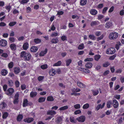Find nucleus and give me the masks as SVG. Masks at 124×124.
<instances>
[{
  "mask_svg": "<svg viewBox=\"0 0 124 124\" xmlns=\"http://www.w3.org/2000/svg\"><path fill=\"white\" fill-rule=\"evenodd\" d=\"M7 44V42L5 40L1 39L0 41V45L2 46H5Z\"/></svg>",
  "mask_w": 124,
  "mask_h": 124,
  "instance_id": "obj_8",
  "label": "nucleus"
},
{
  "mask_svg": "<svg viewBox=\"0 0 124 124\" xmlns=\"http://www.w3.org/2000/svg\"><path fill=\"white\" fill-rule=\"evenodd\" d=\"M87 2V0H81L80 2V4L82 6L85 5Z\"/></svg>",
  "mask_w": 124,
  "mask_h": 124,
  "instance_id": "obj_25",
  "label": "nucleus"
},
{
  "mask_svg": "<svg viewBox=\"0 0 124 124\" xmlns=\"http://www.w3.org/2000/svg\"><path fill=\"white\" fill-rule=\"evenodd\" d=\"M7 105L6 103L2 102L1 104H0V107L2 109L4 108Z\"/></svg>",
  "mask_w": 124,
  "mask_h": 124,
  "instance_id": "obj_24",
  "label": "nucleus"
},
{
  "mask_svg": "<svg viewBox=\"0 0 124 124\" xmlns=\"http://www.w3.org/2000/svg\"><path fill=\"white\" fill-rule=\"evenodd\" d=\"M90 13L93 15H96L97 13V12L96 10L94 9L91 10L90 11Z\"/></svg>",
  "mask_w": 124,
  "mask_h": 124,
  "instance_id": "obj_22",
  "label": "nucleus"
},
{
  "mask_svg": "<svg viewBox=\"0 0 124 124\" xmlns=\"http://www.w3.org/2000/svg\"><path fill=\"white\" fill-rule=\"evenodd\" d=\"M84 48V45L83 43H82L78 47V49L79 50L83 49Z\"/></svg>",
  "mask_w": 124,
  "mask_h": 124,
  "instance_id": "obj_41",
  "label": "nucleus"
},
{
  "mask_svg": "<svg viewBox=\"0 0 124 124\" xmlns=\"http://www.w3.org/2000/svg\"><path fill=\"white\" fill-rule=\"evenodd\" d=\"M61 39L63 41L67 40V37L65 35L62 36L61 37Z\"/></svg>",
  "mask_w": 124,
  "mask_h": 124,
  "instance_id": "obj_56",
  "label": "nucleus"
},
{
  "mask_svg": "<svg viewBox=\"0 0 124 124\" xmlns=\"http://www.w3.org/2000/svg\"><path fill=\"white\" fill-rule=\"evenodd\" d=\"M88 37L91 39L93 40H95L96 39V37L93 34H90L89 35Z\"/></svg>",
  "mask_w": 124,
  "mask_h": 124,
  "instance_id": "obj_34",
  "label": "nucleus"
},
{
  "mask_svg": "<svg viewBox=\"0 0 124 124\" xmlns=\"http://www.w3.org/2000/svg\"><path fill=\"white\" fill-rule=\"evenodd\" d=\"M37 93L36 92H31L30 93V95L31 97L33 98L35 97L37 95Z\"/></svg>",
  "mask_w": 124,
  "mask_h": 124,
  "instance_id": "obj_21",
  "label": "nucleus"
},
{
  "mask_svg": "<svg viewBox=\"0 0 124 124\" xmlns=\"http://www.w3.org/2000/svg\"><path fill=\"white\" fill-rule=\"evenodd\" d=\"M70 121L71 122L73 123H75V120L73 117V116H71L70 117Z\"/></svg>",
  "mask_w": 124,
  "mask_h": 124,
  "instance_id": "obj_50",
  "label": "nucleus"
},
{
  "mask_svg": "<svg viewBox=\"0 0 124 124\" xmlns=\"http://www.w3.org/2000/svg\"><path fill=\"white\" fill-rule=\"evenodd\" d=\"M8 85L10 87H12L13 85V81L11 80H9L8 81Z\"/></svg>",
  "mask_w": 124,
  "mask_h": 124,
  "instance_id": "obj_31",
  "label": "nucleus"
},
{
  "mask_svg": "<svg viewBox=\"0 0 124 124\" xmlns=\"http://www.w3.org/2000/svg\"><path fill=\"white\" fill-rule=\"evenodd\" d=\"M10 47L13 50H16V45L14 44H11L10 45Z\"/></svg>",
  "mask_w": 124,
  "mask_h": 124,
  "instance_id": "obj_28",
  "label": "nucleus"
},
{
  "mask_svg": "<svg viewBox=\"0 0 124 124\" xmlns=\"http://www.w3.org/2000/svg\"><path fill=\"white\" fill-rule=\"evenodd\" d=\"M19 94L18 93H17L14 96V99L13 102L15 104H17L19 102L18 98Z\"/></svg>",
  "mask_w": 124,
  "mask_h": 124,
  "instance_id": "obj_4",
  "label": "nucleus"
},
{
  "mask_svg": "<svg viewBox=\"0 0 124 124\" xmlns=\"http://www.w3.org/2000/svg\"><path fill=\"white\" fill-rule=\"evenodd\" d=\"M38 49L37 47L35 46H33L31 47L30 50L31 52H35L37 51Z\"/></svg>",
  "mask_w": 124,
  "mask_h": 124,
  "instance_id": "obj_17",
  "label": "nucleus"
},
{
  "mask_svg": "<svg viewBox=\"0 0 124 124\" xmlns=\"http://www.w3.org/2000/svg\"><path fill=\"white\" fill-rule=\"evenodd\" d=\"M47 100L48 101H52L54 100V98L52 96H49L47 98Z\"/></svg>",
  "mask_w": 124,
  "mask_h": 124,
  "instance_id": "obj_36",
  "label": "nucleus"
},
{
  "mask_svg": "<svg viewBox=\"0 0 124 124\" xmlns=\"http://www.w3.org/2000/svg\"><path fill=\"white\" fill-rule=\"evenodd\" d=\"M47 48L45 49L44 51H41L39 54L40 56H44L47 53Z\"/></svg>",
  "mask_w": 124,
  "mask_h": 124,
  "instance_id": "obj_18",
  "label": "nucleus"
},
{
  "mask_svg": "<svg viewBox=\"0 0 124 124\" xmlns=\"http://www.w3.org/2000/svg\"><path fill=\"white\" fill-rule=\"evenodd\" d=\"M89 107V104L88 103H86L83 105V108L84 109H86Z\"/></svg>",
  "mask_w": 124,
  "mask_h": 124,
  "instance_id": "obj_43",
  "label": "nucleus"
},
{
  "mask_svg": "<svg viewBox=\"0 0 124 124\" xmlns=\"http://www.w3.org/2000/svg\"><path fill=\"white\" fill-rule=\"evenodd\" d=\"M44 77L43 76H40L38 78V79L39 81H40L42 80L44 78Z\"/></svg>",
  "mask_w": 124,
  "mask_h": 124,
  "instance_id": "obj_58",
  "label": "nucleus"
},
{
  "mask_svg": "<svg viewBox=\"0 0 124 124\" xmlns=\"http://www.w3.org/2000/svg\"><path fill=\"white\" fill-rule=\"evenodd\" d=\"M85 117L83 116H81L78 117L77 120L80 122H84L85 120Z\"/></svg>",
  "mask_w": 124,
  "mask_h": 124,
  "instance_id": "obj_7",
  "label": "nucleus"
},
{
  "mask_svg": "<svg viewBox=\"0 0 124 124\" xmlns=\"http://www.w3.org/2000/svg\"><path fill=\"white\" fill-rule=\"evenodd\" d=\"M20 56L21 57H23L25 61H28L31 59V55L29 53H26L25 51H22L21 53Z\"/></svg>",
  "mask_w": 124,
  "mask_h": 124,
  "instance_id": "obj_1",
  "label": "nucleus"
},
{
  "mask_svg": "<svg viewBox=\"0 0 124 124\" xmlns=\"http://www.w3.org/2000/svg\"><path fill=\"white\" fill-rule=\"evenodd\" d=\"M113 107L115 108H117L118 106V103L117 101L116 100H114L112 101Z\"/></svg>",
  "mask_w": 124,
  "mask_h": 124,
  "instance_id": "obj_11",
  "label": "nucleus"
},
{
  "mask_svg": "<svg viewBox=\"0 0 124 124\" xmlns=\"http://www.w3.org/2000/svg\"><path fill=\"white\" fill-rule=\"evenodd\" d=\"M34 41L36 43L38 44L40 43L41 42V40L39 39H35Z\"/></svg>",
  "mask_w": 124,
  "mask_h": 124,
  "instance_id": "obj_46",
  "label": "nucleus"
},
{
  "mask_svg": "<svg viewBox=\"0 0 124 124\" xmlns=\"http://www.w3.org/2000/svg\"><path fill=\"white\" fill-rule=\"evenodd\" d=\"M74 107L75 109H78L80 108V106L79 104H77L74 105Z\"/></svg>",
  "mask_w": 124,
  "mask_h": 124,
  "instance_id": "obj_49",
  "label": "nucleus"
},
{
  "mask_svg": "<svg viewBox=\"0 0 124 124\" xmlns=\"http://www.w3.org/2000/svg\"><path fill=\"white\" fill-rule=\"evenodd\" d=\"M104 37V35L103 34H102L100 36L98 37L97 38V41H98L102 39Z\"/></svg>",
  "mask_w": 124,
  "mask_h": 124,
  "instance_id": "obj_47",
  "label": "nucleus"
},
{
  "mask_svg": "<svg viewBox=\"0 0 124 124\" xmlns=\"http://www.w3.org/2000/svg\"><path fill=\"white\" fill-rule=\"evenodd\" d=\"M116 50L114 48H111L107 49L106 51V53L108 54H114Z\"/></svg>",
  "mask_w": 124,
  "mask_h": 124,
  "instance_id": "obj_3",
  "label": "nucleus"
},
{
  "mask_svg": "<svg viewBox=\"0 0 124 124\" xmlns=\"http://www.w3.org/2000/svg\"><path fill=\"white\" fill-rule=\"evenodd\" d=\"M46 99V98L45 97H40L38 99V102L41 103L44 102L45 101Z\"/></svg>",
  "mask_w": 124,
  "mask_h": 124,
  "instance_id": "obj_32",
  "label": "nucleus"
},
{
  "mask_svg": "<svg viewBox=\"0 0 124 124\" xmlns=\"http://www.w3.org/2000/svg\"><path fill=\"white\" fill-rule=\"evenodd\" d=\"M8 72L7 70L4 69L2 70L1 73L2 75L5 76L7 74Z\"/></svg>",
  "mask_w": 124,
  "mask_h": 124,
  "instance_id": "obj_29",
  "label": "nucleus"
},
{
  "mask_svg": "<svg viewBox=\"0 0 124 124\" xmlns=\"http://www.w3.org/2000/svg\"><path fill=\"white\" fill-rule=\"evenodd\" d=\"M64 13L62 11H59L57 12V15H62Z\"/></svg>",
  "mask_w": 124,
  "mask_h": 124,
  "instance_id": "obj_62",
  "label": "nucleus"
},
{
  "mask_svg": "<svg viewBox=\"0 0 124 124\" xmlns=\"http://www.w3.org/2000/svg\"><path fill=\"white\" fill-rule=\"evenodd\" d=\"M23 118V116L22 115L19 114L17 116V120L18 121H20Z\"/></svg>",
  "mask_w": 124,
  "mask_h": 124,
  "instance_id": "obj_27",
  "label": "nucleus"
},
{
  "mask_svg": "<svg viewBox=\"0 0 124 124\" xmlns=\"http://www.w3.org/2000/svg\"><path fill=\"white\" fill-rule=\"evenodd\" d=\"M112 103L111 101H108L107 102V107L108 108H110L111 107V105H112Z\"/></svg>",
  "mask_w": 124,
  "mask_h": 124,
  "instance_id": "obj_33",
  "label": "nucleus"
},
{
  "mask_svg": "<svg viewBox=\"0 0 124 124\" xmlns=\"http://www.w3.org/2000/svg\"><path fill=\"white\" fill-rule=\"evenodd\" d=\"M29 46L28 43L27 42H26L23 44V48L24 50H26L28 48Z\"/></svg>",
  "mask_w": 124,
  "mask_h": 124,
  "instance_id": "obj_14",
  "label": "nucleus"
},
{
  "mask_svg": "<svg viewBox=\"0 0 124 124\" xmlns=\"http://www.w3.org/2000/svg\"><path fill=\"white\" fill-rule=\"evenodd\" d=\"M32 104L31 102L28 103V101L27 99H25L23 100V107H25L28 106L29 105H32Z\"/></svg>",
  "mask_w": 124,
  "mask_h": 124,
  "instance_id": "obj_5",
  "label": "nucleus"
},
{
  "mask_svg": "<svg viewBox=\"0 0 124 124\" xmlns=\"http://www.w3.org/2000/svg\"><path fill=\"white\" fill-rule=\"evenodd\" d=\"M62 64V62L61 61H58L57 62L54 63L53 65L54 66H59Z\"/></svg>",
  "mask_w": 124,
  "mask_h": 124,
  "instance_id": "obj_40",
  "label": "nucleus"
},
{
  "mask_svg": "<svg viewBox=\"0 0 124 124\" xmlns=\"http://www.w3.org/2000/svg\"><path fill=\"white\" fill-rule=\"evenodd\" d=\"M103 5L102 3H101L99 4L98 5V6L97 7L98 8H99L100 9L101 8H102L103 7Z\"/></svg>",
  "mask_w": 124,
  "mask_h": 124,
  "instance_id": "obj_64",
  "label": "nucleus"
},
{
  "mask_svg": "<svg viewBox=\"0 0 124 124\" xmlns=\"http://www.w3.org/2000/svg\"><path fill=\"white\" fill-rule=\"evenodd\" d=\"M8 66L9 68H12L13 66V62H11L8 64Z\"/></svg>",
  "mask_w": 124,
  "mask_h": 124,
  "instance_id": "obj_51",
  "label": "nucleus"
},
{
  "mask_svg": "<svg viewBox=\"0 0 124 124\" xmlns=\"http://www.w3.org/2000/svg\"><path fill=\"white\" fill-rule=\"evenodd\" d=\"M58 35V34L57 32H54L51 35V36L52 37H55Z\"/></svg>",
  "mask_w": 124,
  "mask_h": 124,
  "instance_id": "obj_61",
  "label": "nucleus"
},
{
  "mask_svg": "<svg viewBox=\"0 0 124 124\" xmlns=\"http://www.w3.org/2000/svg\"><path fill=\"white\" fill-rule=\"evenodd\" d=\"M71 62L72 60L70 59H69L67 60L66 61V65L67 66H69L70 64L71 63Z\"/></svg>",
  "mask_w": 124,
  "mask_h": 124,
  "instance_id": "obj_38",
  "label": "nucleus"
},
{
  "mask_svg": "<svg viewBox=\"0 0 124 124\" xmlns=\"http://www.w3.org/2000/svg\"><path fill=\"white\" fill-rule=\"evenodd\" d=\"M118 34L116 32H112L109 35V38L111 40H114L116 39L118 37Z\"/></svg>",
  "mask_w": 124,
  "mask_h": 124,
  "instance_id": "obj_2",
  "label": "nucleus"
},
{
  "mask_svg": "<svg viewBox=\"0 0 124 124\" xmlns=\"http://www.w3.org/2000/svg\"><path fill=\"white\" fill-rule=\"evenodd\" d=\"M110 65V63L108 62H106L103 64V66L104 67H107Z\"/></svg>",
  "mask_w": 124,
  "mask_h": 124,
  "instance_id": "obj_42",
  "label": "nucleus"
},
{
  "mask_svg": "<svg viewBox=\"0 0 124 124\" xmlns=\"http://www.w3.org/2000/svg\"><path fill=\"white\" fill-rule=\"evenodd\" d=\"M56 112L52 110H49L47 112V115H54L56 114Z\"/></svg>",
  "mask_w": 124,
  "mask_h": 124,
  "instance_id": "obj_13",
  "label": "nucleus"
},
{
  "mask_svg": "<svg viewBox=\"0 0 124 124\" xmlns=\"http://www.w3.org/2000/svg\"><path fill=\"white\" fill-rule=\"evenodd\" d=\"M68 107L67 105L65 106L60 108L59 110H64L67 109L68 108Z\"/></svg>",
  "mask_w": 124,
  "mask_h": 124,
  "instance_id": "obj_35",
  "label": "nucleus"
},
{
  "mask_svg": "<svg viewBox=\"0 0 124 124\" xmlns=\"http://www.w3.org/2000/svg\"><path fill=\"white\" fill-rule=\"evenodd\" d=\"M59 42V40L57 38H54L51 39V42L53 44H56Z\"/></svg>",
  "mask_w": 124,
  "mask_h": 124,
  "instance_id": "obj_20",
  "label": "nucleus"
},
{
  "mask_svg": "<svg viewBox=\"0 0 124 124\" xmlns=\"http://www.w3.org/2000/svg\"><path fill=\"white\" fill-rule=\"evenodd\" d=\"M62 117H58L55 120V122L58 124H61L62 123Z\"/></svg>",
  "mask_w": 124,
  "mask_h": 124,
  "instance_id": "obj_9",
  "label": "nucleus"
},
{
  "mask_svg": "<svg viewBox=\"0 0 124 124\" xmlns=\"http://www.w3.org/2000/svg\"><path fill=\"white\" fill-rule=\"evenodd\" d=\"M99 23L98 21H92L91 23V25L92 26H93L94 25H97L99 24Z\"/></svg>",
  "mask_w": 124,
  "mask_h": 124,
  "instance_id": "obj_19",
  "label": "nucleus"
},
{
  "mask_svg": "<svg viewBox=\"0 0 124 124\" xmlns=\"http://www.w3.org/2000/svg\"><path fill=\"white\" fill-rule=\"evenodd\" d=\"M111 23L109 22H107L106 24V28H108L110 27L111 25Z\"/></svg>",
  "mask_w": 124,
  "mask_h": 124,
  "instance_id": "obj_53",
  "label": "nucleus"
},
{
  "mask_svg": "<svg viewBox=\"0 0 124 124\" xmlns=\"http://www.w3.org/2000/svg\"><path fill=\"white\" fill-rule=\"evenodd\" d=\"M14 92V89L12 88H9L6 92V94L9 95L10 96L12 95Z\"/></svg>",
  "mask_w": 124,
  "mask_h": 124,
  "instance_id": "obj_6",
  "label": "nucleus"
},
{
  "mask_svg": "<svg viewBox=\"0 0 124 124\" xmlns=\"http://www.w3.org/2000/svg\"><path fill=\"white\" fill-rule=\"evenodd\" d=\"M81 112L80 110H78L74 112V113L75 115H77L81 113Z\"/></svg>",
  "mask_w": 124,
  "mask_h": 124,
  "instance_id": "obj_57",
  "label": "nucleus"
},
{
  "mask_svg": "<svg viewBox=\"0 0 124 124\" xmlns=\"http://www.w3.org/2000/svg\"><path fill=\"white\" fill-rule=\"evenodd\" d=\"M101 31H97L94 32V34L95 35L97 36H99L101 34Z\"/></svg>",
  "mask_w": 124,
  "mask_h": 124,
  "instance_id": "obj_55",
  "label": "nucleus"
},
{
  "mask_svg": "<svg viewBox=\"0 0 124 124\" xmlns=\"http://www.w3.org/2000/svg\"><path fill=\"white\" fill-rule=\"evenodd\" d=\"M101 56L99 54H97L94 57V59L96 61H98L101 58Z\"/></svg>",
  "mask_w": 124,
  "mask_h": 124,
  "instance_id": "obj_26",
  "label": "nucleus"
},
{
  "mask_svg": "<svg viewBox=\"0 0 124 124\" xmlns=\"http://www.w3.org/2000/svg\"><path fill=\"white\" fill-rule=\"evenodd\" d=\"M8 115V113L5 112L3 114L2 116L3 118V119L6 118Z\"/></svg>",
  "mask_w": 124,
  "mask_h": 124,
  "instance_id": "obj_44",
  "label": "nucleus"
},
{
  "mask_svg": "<svg viewBox=\"0 0 124 124\" xmlns=\"http://www.w3.org/2000/svg\"><path fill=\"white\" fill-rule=\"evenodd\" d=\"M92 91L93 94L94 96L97 95L99 93V91L98 90H92Z\"/></svg>",
  "mask_w": 124,
  "mask_h": 124,
  "instance_id": "obj_30",
  "label": "nucleus"
},
{
  "mask_svg": "<svg viewBox=\"0 0 124 124\" xmlns=\"http://www.w3.org/2000/svg\"><path fill=\"white\" fill-rule=\"evenodd\" d=\"M20 71V68L15 67L14 69V72L16 74H17L19 73Z\"/></svg>",
  "mask_w": 124,
  "mask_h": 124,
  "instance_id": "obj_23",
  "label": "nucleus"
},
{
  "mask_svg": "<svg viewBox=\"0 0 124 124\" xmlns=\"http://www.w3.org/2000/svg\"><path fill=\"white\" fill-rule=\"evenodd\" d=\"M101 104H99L98 105L96 108V110H98L100 108H101Z\"/></svg>",
  "mask_w": 124,
  "mask_h": 124,
  "instance_id": "obj_63",
  "label": "nucleus"
},
{
  "mask_svg": "<svg viewBox=\"0 0 124 124\" xmlns=\"http://www.w3.org/2000/svg\"><path fill=\"white\" fill-rule=\"evenodd\" d=\"M80 91V89L78 88H73L72 89V91L74 93L79 92Z\"/></svg>",
  "mask_w": 124,
  "mask_h": 124,
  "instance_id": "obj_37",
  "label": "nucleus"
},
{
  "mask_svg": "<svg viewBox=\"0 0 124 124\" xmlns=\"http://www.w3.org/2000/svg\"><path fill=\"white\" fill-rule=\"evenodd\" d=\"M16 23V22L15 21H13L10 22L9 24V25L10 26H13L15 25Z\"/></svg>",
  "mask_w": 124,
  "mask_h": 124,
  "instance_id": "obj_45",
  "label": "nucleus"
},
{
  "mask_svg": "<svg viewBox=\"0 0 124 124\" xmlns=\"http://www.w3.org/2000/svg\"><path fill=\"white\" fill-rule=\"evenodd\" d=\"M40 67L42 69L44 70L46 69L47 68V66L46 64H44L41 65Z\"/></svg>",
  "mask_w": 124,
  "mask_h": 124,
  "instance_id": "obj_48",
  "label": "nucleus"
},
{
  "mask_svg": "<svg viewBox=\"0 0 124 124\" xmlns=\"http://www.w3.org/2000/svg\"><path fill=\"white\" fill-rule=\"evenodd\" d=\"M29 1V0H23L21 1L20 3L22 4L26 3L28 2Z\"/></svg>",
  "mask_w": 124,
  "mask_h": 124,
  "instance_id": "obj_59",
  "label": "nucleus"
},
{
  "mask_svg": "<svg viewBox=\"0 0 124 124\" xmlns=\"http://www.w3.org/2000/svg\"><path fill=\"white\" fill-rule=\"evenodd\" d=\"M93 60V59L92 58H88L85 60V62L92 61Z\"/></svg>",
  "mask_w": 124,
  "mask_h": 124,
  "instance_id": "obj_52",
  "label": "nucleus"
},
{
  "mask_svg": "<svg viewBox=\"0 0 124 124\" xmlns=\"http://www.w3.org/2000/svg\"><path fill=\"white\" fill-rule=\"evenodd\" d=\"M56 72L54 69H51L49 71V73L50 75L53 76L55 74Z\"/></svg>",
  "mask_w": 124,
  "mask_h": 124,
  "instance_id": "obj_16",
  "label": "nucleus"
},
{
  "mask_svg": "<svg viewBox=\"0 0 124 124\" xmlns=\"http://www.w3.org/2000/svg\"><path fill=\"white\" fill-rule=\"evenodd\" d=\"M123 119L122 117L119 118L117 120V122L118 124H121L123 122Z\"/></svg>",
  "mask_w": 124,
  "mask_h": 124,
  "instance_id": "obj_39",
  "label": "nucleus"
},
{
  "mask_svg": "<svg viewBox=\"0 0 124 124\" xmlns=\"http://www.w3.org/2000/svg\"><path fill=\"white\" fill-rule=\"evenodd\" d=\"M15 85L16 87H18L19 86L20 83L18 80H16L15 82Z\"/></svg>",
  "mask_w": 124,
  "mask_h": 124,
  "instance_id": "obj_54",
  "label": "nucleus"
},
{
  "mask_svg": "<svg viewBox=\"0 0 124 124\" xmlns=\"http://www.w3.org/2000/svg\"><path fill=\"white\" fill-rule=\"evenodd\" d=\"M93 64L90 62H88L86 63L85 65V67L86 68L90 69L93 66Z\"/></svg>",
  "mask_w": 124,
  "mask_h": 124,
  "instance_id": "obj_15",
  "label": "nucleus"
},
{
  "mask_svg": "<svg viewBox=\"0 0 124 124\" xmlns=\"http://www.w3.org/2000/svg\"><path fill=\"white\" fill-rule=\"evenodd\" d=\"M34 120V119L31 117L28 118L23 119V121L26 122L30 123L32 122Z\"/></svg>",
  "mask_w": 124,
  "mask_h": 124,
  "instance_id": "obj_10",
  "label": "nucleus"
},
{
  "mask_svg": "<svg viewBox=\"0 0 124 124\" xmlns=\"http://www.w3.org/2000/svg\"><path fill=\"white\" fill-rule=\"evenodd\" d=\"M77 84L79 87L81 88H83L85 87V85L80 82H77Z\"/></svg>",
  "mask_w": 124,
  "mask_h": 124,
  "instance_id": "obj_12",
  "label": "nucleus"
},
{
  "mask_svg": "<svg viewBox=\"0 0 124 124\" xmlns=\"http://www.w3.org/2000/svg\"><path fill=\"white\" fill-rule=\"evenodd\" d=\"M9 39L11 43L15 41V39L13 37H10L9 38Z\"/></svg>",
  "mask_w": 124,
  "mask_h": 124,
  "instance_id": "obj_60",
  "label": "nucleus"
}]
</instances>
